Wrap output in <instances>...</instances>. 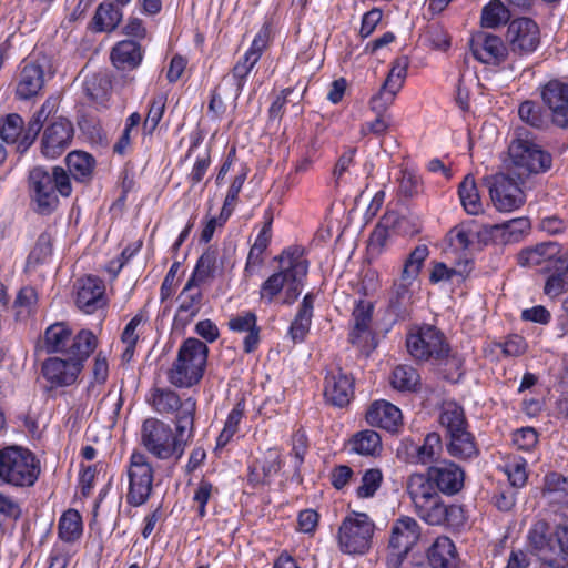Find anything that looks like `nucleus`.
I'll return each mask as SVG.
<instances>
[{
    "mask_svg": "<svg viewBox=\"0 0 568 568\" xmlns=\"http://www.w3.org/2000/svg\"><path fill=\"white\" fill-rule=\"evenodd\" d=\"M409 67V59L402 55L394 60L393 65L384 83L388 88H394L400 91L407 77V69Z\"/></svg>",
    "mask_w": 568,
    "mask_h": 568,
    "instance_id": "52",
    "label": "nucleus"
},
{
    "mask_svg": "<svg viewBox=\"0 0 568 568\" xmlns=\"http://www.w3.org/2000/svg\"><path fill=\"white\" fill-rule=\"evenodd\" d=\"M29 192L36 203V211L48 215L52 213L58 204V194L69 197L72 193V184L69 174L62 166H54L48 170L43 166H36L29 172Z\"/></svg>",
    "mask_w": 568,
    "mask_h": 568,
    "instance_id": "3",
    "label": "nucleus"
},
{
    "mask_svg": "<svg viewBox=\"0 0 568 568\" xmlns=\"http://www.w3.org/2000/svg\"><path fill=\"white\" fill-rule=\"evenodd\" d=\"M282 270L272 274L260 288V297L270 304L283 291L282 304L291 305L301 295L308 263L297 250L284 251L280 257Z\"/></svg>",
    "mask_w": 568,
    "mask_h": 568,
    "instance_id": "2",
    "label": "nucleus"
},
{
    "mask_svg": "<svg viewBox=\"0 0 568 568\" xmlns=\"http://www.w3.org/2000/svg\"><path fill=\"white\" fill-rule=\"evenodd\" d=\"M352 452L363 456H377L383 449L379 434L373 429L356 433L349 440Z\"/></svg>",
    "mask_w": 568,
    "mask_h": 568,
    "instance_id": "36",
    "label": "nucleus"
},
{
    "mask_svg": "<svg viewBox=\"0 0 568 568\" xmlns=\"http://www.w3.org/2000/svg\"><path fill=\"white\" fill-rule=\"evenodd\" d=\"M375 524L365 513L352 511L341 523L337 531L339 550L347 555H364L373 544Z\"/></svg>",
    "mask_w": 568,
    "mask_h": 568,
    "instance_id": "10",
    "label": "nucleus"
},
{
    "mask_svg": "<svg viewBox=\"0 0 568 568\" xmlns=\"http://www.w3.org/2000/svg\"><path fill=\"white\" fill-rule=\"evenodd\" d=\"M449 242L453 246L467 250L473 242L474 232L470 229V224L462 223L453 227L449 233Z\"/></svg>",
    "mask_w": 568,
    "mask_h": 568,
    "instance_id": "57",
    "label": "nucleus"
},
{
    "mask_svg": "<svg viewBox=\"0 0 568 568\" xmlns=\"http://www.w3.org/2000/svg\"><path fill=\"white\" fill-rule=\"evenodd\" d=\"M557 242H542L532 247L521 250L517 255V263L524 267H535L545 264V271H554L557 255L560 253Z\"/></svg>",
    "mask_w": 568,
    "mask_h": 568,
    "instance_id": "23",
    "label": "nucleus"
},
{
    "mask_svg": "<svg viewBox=\"0 0 568 568\" xmlns=\"http://www.w3.org/2000/svg\"><path fill=\"white\" fill-rule=\"evenodd\" d=\"M214 493H217V489L211 483L206 480L200 481L193 496V500L199 505L197 511L200 517L206 515L205 506Z\"/></svg>",
    "mask_w": 568,
    "mask_h": 568,
    "instance_id": "63",
    "label": "nucleus"
},
{
    "mask_svg": "<svg viewBox=\"0 0 568 568\" xmlns=\"http://www.w3.org/2000/svg\"><path fill=\"white\" fill-rule=\"evenodd\" d=\"M530 227V222L527 217H519L507 221L501 225H494L495 230H504L505 234H508V240L518 241L520 235L528 231Z\"/></svg>",
    "mask_w": 568,
    "mask_h": 568,
    "instance_id": "60",
    "label": "nucleus"
},
{
    "mask_svg": "<svg viewBox=\"0 0 568 568\" xmlns=\"http://www.w3.org/2000/svg\"><path fill=\"white\" fill-rule=\"evenodd\" d=\"M409 355L419 362L442 364L449 356L450 347L444 334L433 325H423L406 338Z\"/></svg>",
    "mask_w": 568,
    "mask_h": 568,
    "instance_id": "12",
    "label": "nucleus"
},
{
    "mask_svg": "<svg viewBox=\"0 0 568 568\" xmlns=\"http://www.w3.org/2000/svg\"><path fill=\"white\" fill-rule=\"evenodd\" d=\"M439 424L445 430V438L468 430L464 408L454 402L444 404Z\"/></svg>",
    "mask_w": 568,
    "mask_h": 568,
    "instance_id": "33",
    "label": "nucleus"
},
{
    "mask_svg": "<svg viewBox=\"0 0 568 568\" xmlns=\"http://www.w3.org/2000/svg\"><path fill=\"white\" fill-rule=\"evenodd\" d=\"M549 525L545 520L536 521L529 530L528 539L530 545L537 549L542 550L548 546Z\"/></svg>",
    "mask_w": 568,
    "mask_h": 568,
    "instance_id": "58",
    "label": "nucleus"
},
{
    "mask_svg": "<svg viewBox=\"0 0 568 568\" xmlns=\"http://www.w3.org/2000/svg\"><path fill=\"white\" fill-rule=\"evenodd\" d=\"M470 48L475 59L490 65H499L508 55V48L503 40L487 32L475 34L471 38Z\"/></svg>",
    "mask_w": 568,
    "mask_h": 568,
    "instance_id": "20",
    "label": "nucleus"
},
{
    "mask_svg": "<svg viewBox=\"0 0 568 568\" xmlns=\"http://www.w3.org/2000/svg\"><path fill=\"white\" fill-rule=\"evenodd\" d=\"M128 477L126 503L133 507L144 505L153 490L154 469L143 453H132L128 466Z\"/></svg>",
    "mask_w": 568,
    "mask_h": 568,
    "instance_id": "13",
    "label": "nucleus"
},
{
    "mask_svg": "<svg viewBox=\"0 0 568 568\" xmlns=\"http://www.w3.org/2000/svg\"><path fill=\"white\" fill-rule=\"evenodd\" d=\"M518 115L521 121L532 128H541L545 124L541 108L534 101H524L519 105Z\"/></svg>",
    "mask_w": 568,
    "mask_h": 568,
    "instance_id": "54",
    "label": "nucleus"
},
{
    "mask_svg": "<svg viewBox=\"0 0 568 568\" xmlns=\"http://www.w3.org/2000/svg\"><path fill=\"white\" fill-rule=\"evenodd\" d=\"M424 478L440 493L452 496L464 487L465 471L450 460H442L427 469Z\"/></svg>",
    "mask_w": 568,
    "mask_h": 568,
    "instance_id": "17",
    "label": "nucleus"
},
{
    "mask_svg": "<svg viewBox=\"0 0 568 568\" xmlns=\"http://www.w3.org/2000/svg\"><path fill=\"white\" fill-rule=\"evenodd\" d=\"M373 308V303L365 300H361L355 306L353 311L354 325L348 336L352 344H359L364 335L369 333Z\"/></svg>",
    "mask_w": 568,
    "mask_h": 568,
    "instance_id": "35",
    "label": "nucleus"
},
{
    "mask_svg": "<svg viewBox=\"0 0 568 568\" xmlns=\"http://www.w3.org/2000/svg\"><path fill=\"white\" fill-rule=\"evenodd\" d=\"M365 418L371 426L379 427L390 433H396L403 425L400 409L384 399L375 400L367 409Z\"/></svg>",
    "mask_w": 568,
    "mask_h": 568,
    "instance_id": "24",
    "label": "nucleus"
},
{
    "mask_svg": "<svg viewBox=\"0 0 568 568\" xmlns=\"http://www.w3.org/2000/svg\"><path fill=\"white\" fill-rule=\"evenodd\" d=\"M40 474L41 463L28 448L9 446L0 449V485L32 487Z\"/></svg>",
    "mask_w": 568,
    "mask_h": 568,
    "instance_id": "6",
    "label": "nucleus"
},
{
    "mask_svg": "<svg viewBox=\"0 0 568 568\" xmlns=\"http://www.w3.org/2000/svg\"><path fill=\"white\" fill-rule=\"evenodd\" d=\"M541 99L549 109L555 125L568 129V85L550 80L541 87Z\"/></svg>",
    "mask_w": 568,
    "mask_h": 568,
    "instance_id": "19",
    "label": "nucleus"
},
{
    "mask_svg": "<svg viewBox=\"0 0 568 568\" xmlns=\"http://www.w3.org/2000/svg\"><path fill=\"white\" fill-rule=\"evenodd\" d=\"M217 254L213 250H206L197 260L195 268L189 278L191 283L203 285L215 277L217 270Z\"/></svg>",
    "mask_w": 568,
    "mask_h": 568,
    "instance_id": "40",
    "label": "nucleus"
},
{
    "mask_svg": "<svg viewBox=\"0 0 568 568\" xmlns=\"http://www.w3.org/2000/svg\"><path fill=\"white\" fill-rule=\"evenodd\" d=\"M442 449V437L438 433H429L420 446L415 447V458L423 465L432 463Z\"/></svg>",
    "mask_w": 568,
    "mask_h": 568,
    "instance_id": "48",
    "label": "nucleus"
},
{
    "mask_svg": "<svg viewBox=\"0 0 568 568\" xmlns=\"http://www.w3.org/2000/svg\"><path fill=\"white\" fill-rule=\"evenodd\" d=\"M257 318L253 312H244L230 318L229 328L235 333H246L243 341L245 353L255 351L260 343V328L256 324Z\"/></svg>",
    "mask_w": 568,
    "mask_h": 568,
    "instance_id": "28",
    "label": "nucleus"
},
{
    "mask_svg": "<svg viewBox=\"0 0 568 568\" xmlns=\"http://www.w3.org/2000/svg\"><path fill=\"white\" fill-rule=\"evenodd\" d=\"M245 179H246L245 174L236 175L234 178L232 184L230 185L226 197L224 200L222 212H221V219L223 221H225L231 215V213L236 204L239 193L244 184Z\"/></svg>",
    "mask_w": 568,
    "mask_h": 568,
    "instance_id": "56",
    "label": "nucleus"
},
{
    "mask_svg": "<svg viewBox=\"0 0 568 568\" xmlns=\"http://www.w3.org/2000/svg\"><path fill=\"white\" fill-rule=\"evenodd\" d=\"M122 20L121 10L111 2H102L93 17L94 30L98 32L113 31Z\"/></svg>",
    "mask_w": 568,
    "mask_h": 568,
    "instance_id": "39",
    "label": "nucleus"
},
{
    "mask_svg": "<svg viewBox=\"0 0 568 568\" xmlns=\"http://www.w3.org/2000/svg\"><path fill=\"white\" fill-rule=\"evenodd\" d=\"M458 194L460 203L468 214L477 215L483 211L475 179L470 174L466 175L459 184Z\"/></svg>",
    "mask_w": 568,
    "mask_h": 568,
    "instance_id": "41",
    "label": "nucleus"
},
{
    "mask_svg": "<svg viewBox=\"0 0 568 568\" xmlns=\"http://www.w3.org/2000/svg\"><path fill=\"white\" fill-rule=\"evenodd\" d=\"M426 38L432 47L437 50L445 51L450 45L447 31L438 24H432L428 27Z\"/></svg>",
    "mask_w": 568,
    "mask_h": 568,
    "instance_id": "64",
    "label": "nucleus"
},
{
    "mask_svg": "<svg viewBox=\"0 0 568 568\" xmlns=\"http://www.w3.org/2000/svg\"><path fill=\"white\" fill-rule=\"evenodd\" d=\"M209 348L202 341L190 337L183 342L178 357L168 372L169 382L180 388H189L203 377Z\"/></svg>",
    "mask_w": 568,
    "mask_h": 568,
    "instance_id": "7",
    "label": "nucleus"
},
{
    "mask_svg": "<svg viewBox=\"0 0 568 568\" xmlns=\"http://www.w3.org/2000/svg\"><path fill=\"white\" fill-rule=\"evenodd\" d=\"M545 494L552 503L568 504V478L551 473L545 478Z\"/></svg>",
    "mask_w": 568,
    "mask_h": 568,
    "instance_id": "46",
    "label": "nucleus"
},
{
    "mask_svg": "<svg viewBox=\"0 0 568 568\" xmlns=\"http://www.w3.org/2000/svg\"><path fill=\"white\" fill-rule=\"evenodd\" d=\"M508 153L513 163L511 174L516 175L518 180L531 174L544 173L550 169L552 163L550 153L526 139L514 140L508 148Z\"/></svg>",
    "mask_w": 568,
    "mask_h": 568,
    "instance_id": "11",
    "label": "nucleus"
},
{
    "mask_svg": "<svg viewBox=\"0 0 568 568\" xmlns=\"http://www.w3.org/2000/svg\"><path fill=\"white\" fill-rule=\"evenodd\" d=\"M111 60L116 69L132 70L142 61L141 47L132 40L121 41L112 49Z\"/></svg>",
    "mask_w": 568,
    "mask_h": 568,
    "instance_id": "31",
    "label": "nucleus"
},
{
    "mask_svg": "<svg viewBox=\"0 0 568 568\" xmlns=\"http://www.w3.org/2000/svg\"><path fill=\"white\" fill-rule=\"evenodd\" d=\"M507 48L518 57L531 54L540 43V31L537 23L529 18L513 20L506 32Z\"/></svg>",
    "mask_w": 568,
    "mask_h": 568,
    "instance_id": "14",
    "label": "nucleus"
},
{
    "mask_svg": "<svg viewBox=\"0 0 568 568\" xmlns=\"http://www.w3.org/2000/svg\"><path fill=\"white\" fill-rule=\"evenodd\" d=\"M255 64L256 63H250L246 61V57L244 55L232 69L230 79L234 81L236 97L241 94L246 78Z\"/></svg>",
    "mask_w": 568,
    "mask_h": 568,
    "instance_id": "61",
    "label": "nucleus"
},
{
    "mask_svg": "<svg viewBox=\"0 0 568 568\" xmlns=\"http://www.w3.org/2000/svg\"><path fill=\"white\" fill-rule=\"evenodd\" d=\"M445 446L452 457L460 460L473 459L479 454L475 437L469 430L445 438Z\"/></svg>",
    "mask_w": 568,
    "mask_h": 568,
    "instance_id": "32",
    "label": "nucleus"
},
{
    "mask_svg": "<svg viewBox=\"0 0 568 568\" xmlns=\"http://www.w3.org/2000/svg\"><path fill=\"white\" fill-rule=\"evenodd\" d=\"M523 180L505 173L496 174L493 178L489 193L497 210L510 212L525 203L526 196L521 187Z\"/></svg>",
    "mask_w": 568,
    "mask_h": 568,
    "instance_id": "15",
    "label": "nucleus"
},
{
    "mask_svg": "<svg viewBox=\"0 0 568 568\" xmlns=\"http://www.w3.org/2000/svg\"><path fill=\"white\" fill-rule=\"evenodd\" d=\"M38 300V293L34 287H22L12 306L14 320L17 322H27L31 316H33L37 311Z\"/></svg>",
    "mask_w": 568,
    "mask_h": 568,
    "instance_id": "38",
    "label": "nucleus"
},
{
    "mask_svg": "<svg viewBox=\"0 0 568 568\" xmlns=\"http://www.w3.org/2000/svg\"><path fill=\"white\" fill-rule=\"evenodd\" d=\"M165 110V98L163 95H158L152 99L145 121L143 123V129L148 133H152L158 124L160 123L163 113Z\"/></svg>",
    "mask_w": 568,
    "mask_h": 568,
    "instance_id": "55",
    "label": "nucleus"
},
{
    "mask_svg": "<svg viewBox=\"0 0 568 568\" xmlns=\"http://www.w3.org/2000/svg\"><path fill=\"white\" fill-rule=\"evenodd\" d=\"M433 568H458V557L454 542L446 536L438 537L427 551Z\"/></svg>",
    "mask_w": 568,
    "mask_h": 568,
    "instance_id": "29",
    "label": "nucleus"
},
{
    "mask_svg": "<svg viewBox=\"0 0 568 568\" xmlns=\"http://www.w3.org/2000/svg\"><path fill=\"white\" fill-rule=\"evenodd\" d=\"M510 18L509 11L499 0L490 1L483 8L481 26L485 28H497L506 23Z\"/></svg>",
    "mask_w": 568,
    "mask_h": 568,
    "instance_id": "47",
    "label": "nucleus"
},
{
    "mask_svg": "<svg viewBox=\"0 0 568 568\" xmlns=\"http://www.w3.org/2000/svg\"><path fill=\"white\" fill-rule=\"evenodd\" d=\"M75 304L87 314H92L105 304V286L103 281L94 276H87L77 281Z\"/></svg>",
    "mask_w": 568,
    "mask_h": 568,
    "instance_id": "21",
    "label": "nucleus"
},
{
    "mask_svg": "<svg viewBox=\"0 0 568 568\" xmlns=\"http://www.w3.org/2000/svg\"><path fill=\"white\" fill-rule=\"evenodd\" d=\"M55 109L57 103L54 99L49 98L44 101L40 110L36 112V114L29 121L26 134L22 138L19 148H23V150H26L34 142L43 123L52 113L55 112Z\"/></svg>",
    "mask_w": 568,
    "mask_h": 568,
    "instance_id": "37",
    "label": "nucleus"
},
{
    "mask_svg": "<svg viewBox=\"0 0 568 568\" xmlns=\"http://www.w3.org/2000/svg\"><path fill=\"white\" fill-rule=\"evenodd\" d=\"M95 335L88 329H81L72 335L64 323L50 325L44 333V348L47 353H60L69 358H88L97 347Z\"/></svg>",
    "mask_w": 568,
    "mask_h": 568,
    "instance_id": "8",
    "label": "nucleus"
},
{
    "mask_svg": "<svg viewBox=\"0 0 568 568\" xmlns=\"http://www.w3.org/2000/svg\"><path fill=\"white\" fill-rule=\"evenodd\" d=\"M314 301L315 296L312 293H307L300 305L295 318L290 327V335L294 342H302L310 331Z\"/></svg>",
    "mask_w": 568,
    "mask_h": 568,
    "instance_id": "34",
    "label": "nucleus"
},
{
    "mask_svg": "<svg viewBox=\"0 0 568 568\" xmlns=\"http://www.w3.org/2000/svg\"><path fill=\"white\" fill-rule=\"evenodd\" d=\"M65 164L69 176L80 183H88L92 180L95 160L84 151H72L65 158Z\"/></svg>",
    "mask_w": 568,
    "mask_h": 568,
    "instance_id": "30",
    "label": "nucleus"
},
{
    "mask_svg": "<svg viewBox=\"0 0 568 568\" xmlns=\"http://www.w3.org/2000/svg\"><path fill=\"white\" fill-rule=\"evenodd\" d=\"M23 119L18 113L6 115L0 122V138L7 143H14L23 129Z\"/></svg>",
    "mask_w": 568,
    "mask_h": 568,
    "instance_id": "50",
    "label": "nucleus"
},
{
    "mask_svg": "<svg viewBox=\"0 0 568 568\" xmlns=\"http://www.w3.org/2000/svg\"><path fill=\"white\" fill-rule=\"evenodd\" d=\"M149 404L160 415H174L176 430L187 438L194 436V415L196 402L192 397L182 400L180 396L170 388L154 387L150 392Z\"/></svg>",
    "mask_w": 568,
    "mask_h": 568,
    "instance_id": "9",
    "label": "nucleus"
},
{
    "mask_svg": "<svg viewBox=\"0 0 568 568\" xmlns=\"http://www.w3.org/2000/svg\"><path fill=\"white\" fill-rule=\"evenodd\" d=\"M145 323V317L142 312H139L124 327L121 341L125 345V349L122 353V359L130 362L134 355L135 345L140 337L139 327Z\"/></svg>",
    "mask_w": 568,
    "mask_h": 568,
    "instance_id": "44",
    "label": "nucleus"
},
{
    "mask_svg": "<svg viewBox=\"0 0 568 568\" xmlns=\"http://www.w3.org/2000/svg\"><path fill=\"white\" fill-rule=\"evenodd\" d=\"M513 443L518 449L530 450L538 443V434L532 427L517 429L513 434Z\"/></svg>",
    "mask_w": 568,
    "mask_h": 568,
    "instance_id": "62",
    "label": "nucleus"
},
{
    "mask_svg": "<svg viewBox=\"0 0 568 568\" xmlns=\"http://www.w3.org/2000/svg\"><path fill=\"white\" fill-rule=\"evenodd\" d=\"M419 382V374L414 367L408 365H398L390 376V385L399 392H414Z\"/></svg>",
    "mask_w": 568,
    "mask_h": 568,
    "instance_id": "45",
    "label": "nucleus"
},
{
    "mask_svg": "<svg viewBox=\"0 0 568 568\" xmlns=\"http://www.w3.org/2000/svg\"><path fill=\"white\" fill-rule=\"evenodd\" d=\"M406 491L416 515L432 526H457L464 520V510L455 504H446L435 487L423 474H412L406 481Z\"/></svg>",
    "mask_w": 568,
    "mask_h": 568,
    "instance_id": "1",
    "label": "nucleus"
},
{
    "mask_svg": "<svg viewBox=\"0 0 568 568\" xmlns=\"http://www.w3.org/2000/svg\"><path fill=\"white\" fill-rule=\"evenodd\" d=\"M420 537V527L412 517H400L392 526L389 548L409 552Z\"/></svg>",
    "mask_w": 568,
    "mask_h": 568,
    "instance_id": "25",
    "label": "nucleus"
},
{
    "mask_svg": "<svg viewBox=\"0 0 568 568\" xmlns=\"http://www.w3.org/2000/svg\"><path fill=\"white\" fill-rule=\"evenodd\" d=\"M51 252H52L51 237L49 234L42 233L38 237V241L28 257V262L40 264V263L44 262L51 255Z\"/></svg>",
    "mask_w": 568,
    "mask_h": 568,
    "instance_id": "59",
    "label": "nucleus"
},
{
    "mask_svg": "<svg viewBox=\"0 0 568 568\" xmlns=\"http://www.w3.org/2000/svg\"><path fill=\"white\" fill-rule=\"evenodd\" d=\"M58 535L65 542H73L82 535V518L78 510L68 509L59 520Z\"/></svg>",
    "mask_w": 568,
    "mask_h": 568,
    "instance_id": "42",
    "label": "nucleus"
},
{
    "mask_svg": "<svg viewBox=\"0 0 568 568\" xmlns=\"http://www.w3.org/2000/svg\"><path fill=\"white\" fill-rule=\"evenodd\" d=\"M399 91L394 88L386 87L385 83L379 91L372 97L369 101L371 110L376 114H385L386 110L393 104L395 97Z\"/></svg>",
    "mask_w": 568,
    "mask_h": 568,
    "instance_id": "53",
    "label": "nucleus"
},
{
    "mask_svg": "<svg viewBox=\"0 0 568 568\" xmlns=\"http://www.w3.org/2000/svg\"><path fill=\"white\" fill-rule=\"evenodd\" d=\"M141 445L153 457L160 460H179L192 438L174 430L170 424L155 418H146L140 430Z\"/></svg>",
    "mask_w": 568,
    "mask_h": 568,
    "instance_id": "5",
    "label": "nucleus"
},
{
    "mask_svg": "<svg viewBox=\"0 0 568 568\" xmlns=\"http://www.w3.org/2000/svg\"><path fill=\"white\" fill-rule=\"evenodd\" d=\"M87 358L50 357L42 364V374L53 387L73 384L83 368Z\"/></svg>",
    "mask_w": 568,
    "mask_h": 568,
    "instance_id": "18",
    "label": "nucleus"
},
{
    "mask_svg": "<svg viewBox=\"0 0 568 568\" xmlns=\"http://www.w3.org/2000/svg\"><path fill=\"white\" fill-rule=\"evenodd\" d=\"M354 395L353 379L341 368L329 371L325 377L324 397L336 407H345Z\"/></svg>",
    "mask_w": 568,
    "mask_h": 568,
    "instance_id": "22",
    "label": "nucleus"
},
{
    "mask_svg": "<svg viewBox=\"0 0 568 568\" xmlns=\"http://www.w3.org/2000/svg\"><path fill=\"white\" fill-rule=\"evenodd\" d=\"M405 219L396 211L386 212L371 235L373 244L383 245L389 231L402 232Z\"/></svg>",
    "mask_w": 568,
    "mask_h": 568,
    "instance_id": "43",
    "label": "nucleus"
},
{
    "mask_svg": "<svg viewBox=\"0 0 568 568\" xmlns=\"http://www.w3.org/2000/svg\"><path fill=\"white\" fill-rule=\"evenodd\" d=\"M429 255L426 244L417 245L407 256L400 277L394 280L388 292L386 313L397 320H406L409 315L413 293L410 286L418 277L425 260Z\"/></svg>",
    "mask_w": 568,
    "mask_h": 568,
    "instance_id": "4",
    "label": "nucleus"
},
{
    "mask_svg": "<svg viewBox=\"0 0 568 568\" xmlns=\"http://www.w3.org/2000/svg\"><path fill=\"white\" fill-rule=\"evenodd\" d=\"M383 481V474L378 468H371L364 471L361 485L357 487V496L369 498L375 495Z\"/></svg>",
    "mask_w": 568,
    "mask_h": 568,
    "instance_id": "51",
    "label": "nucleus"
},
{
    "mask_svg": "<svg viewBox=\"0 0 568 568\" xmlns=\"http://www.w3.org/2000/svg\"><path fill=\"white\" fill-rule=\"evenodd\" d=\"M74 135L72 123L59 118L47 125L41 135V153L48 159L59 158L71 144Z\"/></svg>",
    "mask_w": 568,
    "mask_h": 568,
    "instance_id": "16",
    "label": "nucleus"
},
{
    "mask_svg": "<svg viewBox=\"0 0 568 568\" xmlns=\"http://www.w3.org/2000/svg\"><path fill=\"white\" fill-rule=\"evenodd\" d=\"M203 297L201 286L187 281L178 297L179 307L174 318L175 323L182 326L187 325L200 313Z\"/></svg>",
    "mask_w": 568,
    "mask_h": 568,
    "instance_id": "26",
    "label": "nucleus"
},
{
    "mask_svg": "<svg viewBox=\"0 0 568 568\" xmlns=\"http://www.w3.org/2000/svg\"><path fill=\"white\" fill-rule=\"evenodd\" d=\"M44 85V72L38 63H27L19 75L16 95L19 100H29L38 95Z\"/></svg>",
    "mask_w": 568,
    "mask_h": 568,
    "instance_id": "27",
    "label": "nucleus"
},
{
    "mask_svg": "<svg viewBox=\"0 0 568 568\" xmlns=\"http://www.w3.org/2000/svg\"><path fill=\"white\" fill-rule=\"evenodd\" d=\"M282 467L281 456L276 449H268L262 463L263 478L256 473L255 468L251 470L250 481L265 483L271 477L275 476Z\"/></svg>",
    "mask_w": 568,
    "mask_h": 568,
    "instance_id": "49",
    "label": "nucleus"
}]
</instances>
